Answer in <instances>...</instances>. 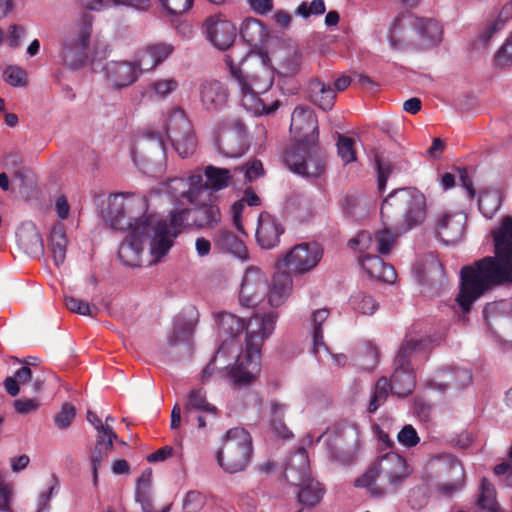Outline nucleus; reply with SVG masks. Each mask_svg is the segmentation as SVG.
I'll return each instance as SVG.
<instances>
[{"instance_id": "obj_47", "label": "nucleus", "mask_w": 512, "mask_h": 512, "mask_svg": "<svg viewBox=\"0 0 512 512\" xmlns=\"http://www.w3.org/2000/svg\"><path fill=\"white\" fill-rule=\"evenodd\" d=\"M493 62L498 68H505L512 65V33L506 39L504 45L497 51Z\"/></svg>"}, {"instance_id": "obj_20", "label": "nucleus", "mask_w": 512, "mask_h": 512, "mask_svg": "<svg viewBox=\"0 0 512 512\" xmlns=\"http://www.w3.org/2000/svg\"><path fill=\"white\" fill-rule=\"evenodd\" d=\"M465 216L462 214H443L438 220V235L446 244L458 242L464 234Z\"/></svg>"}, {"instance_id": "obj_24", "label": "nucleus", "mask_w": 512, "mask_h": 512, "mask_svg": "<svg viewBox=\"0 0 512 512\" xmlns=\"http://www.w3.org/2000/svg\"><path fill=\"white\" fill-rule=\"evenodd\" d=\"M472 377L467 369L462 368H448L439 372L436 379L430 382L434 388L445 391L448 388H463L470 384Z\"/></svg>"}, {"instance_id": "obj_3", "label": "nucleus", "mask_w": 512, "mask_h": 512, "mask_svg": "<svg viewBox=\"0 0 512 512\" xmlns=\"http://www.w3.org/2000/svg\"><path fill=\"white\" fill-rule=\"evenodd\" d=\"M277 314L274 312L263 315L255 314L247 324L243 319L231 313L218 316L219 332L233 341L244 330L246 331L245 353L238 357L236 364L229 371V377L235 387L251 384L260 370V352L266 338L275 329Z\"/></svg>"}, {"instance_id": "obj_26", "label": "nucleus", "mask_w": 512, "mask_h": 512, "mask_svg": "<svg viewBox=\"0 0 512 512\" xmlns=\"http://www.w3.org/2000/svg\"><path fill=\"white\" fill-rule=\"evenodd\" d=\"M293 281L288 272H276L273 275L270 288H267L268 303L272 307H279L289 296Z\"/></svg>"}, {"instance_id": "obj_44", "label": "nucleus", "mask_w": 512, "mask_h": 512, "mask_svg": "<svg viewBox=\"0 0 512 512\" xmlns=\"http://www.w3.org/2000/svg\"><path fill=\"white\" fill-rule=\"evenodd\" d=\"M167 192L175 199L186 198L190 202L191 191L185 178L175 177L167 182Z\"/></svg>"}, {"instance_id": "obj_58", "label": "nucleus", "mask_w": 512, "mask_h": 512, "mask_svg": "<svg viewBox=\"0 0 512 512\" xmlns=\"http://www.w3.org/2000/svg\"><path fill=\"white\" fill-rule=\"evenodd\" d=\"M376 167L378 189L380 192H383L386 188L387 180L392 173V166L390 165V163H385L379 157H377Z\"/></svg>"}, {"instance_id": "obj_10", "label": "nucleus", "mask_w": 512, "mask_h": 512, "mask_svg": "<svg viewBox=\"0 0 512 512\" xmlns=\"http://www.w3.org/2000/svg\"><path fill=\"white\" fill-rule=\"evenodd\" d=\"M151 236V263L158 262L167 254L176 238L186 225H191V211L188 208L172 211L169 222L156 215L142 218Z\"/></svg>"}, {"instance_id": "obj_57", "label": "nucleus", "mask_w": 512, "mask_h": 512, "mask_svg": "<svg viewBox=\"0 0 512 512\" xmlns=\"http://www.w3.org/2000/svg\"><path fill=\"white\" fill-rule=\"evenodd\" d=\"M372 244V236L368 231L359 232L354 238L349 240L348 245L352 249L364 253Z\"/></svg>"}, {"instance_id": "obj_38", "label": "nucleus", "mask_w": 512, "mask_h": 512, "mask_svg": "<svg viewBox=\"0 0 512 512\" xmlns=\"http://www.w3.org/2000/svg\"><path fill=\"white\" fill-rule=\"evenodd\" d=\"M350 305L358 313L372 315L378 309V302L365 292L359 291L350 297Z\"/></svg>"}, {"instance_id": "obj_60", "label": "nucleus", "mask_w": 512, "mask_h": 512, "mask_svg": "<svg viewBox=\"0 0 512 512\" xmlns=\"http://www.w3.org/2000/svg\"><path fill=\"white\" fill-rule=\"evenodd\" d=\"M15 411L22 415H27L39 408L37 399H18L14 401Z\"/></svg>"}, {"instance_id": "obj_54", "label": "nucleus", "mask_w": 512, "mask_h": 512, "mask_svg": "<svg viewBox=\"0 0 512 512\" xmlns=\"http://www.w3.org/2000/svg\"><path fill=\"white\" fill-rule=\"evenodd\" d=\"M186 180L189 183V190L191 191L190 203H195L199 194L203 190L208 189L206 181H203V176L201 174L190 175Z\"/></svg>"}, {"instance_id": "obj_40", "label": "nucleus", "mask_w": 512, "mask_h": 512, "mask_svg": "<svg viewBox=\"0 0 512 512\" xmlns=\"http://www.w3.org/2000/svg\"><path fill=\"white\" fill-rule=\"evenodd\" d=\"M478 505L489 511H494L497 506L495 488L486 478L481 480Z\"/></svg>"}, {"instance_id": "obj_37", "label": "nucleus", "mask_w": 512, "mask_h": 512, "mask_svg": "<svg viewBox=\"0 0 512 512\" xmlns=\"http://www.w3.org/2000/svg\"><path fill=\"white\" fill-rule=\"evenodd\" d=\"M512 18V0L507 2L501 9L498 18L487 28H485L481 34L480 39L484 43H488L493 35L502 30L505 23Z\"/></svg>"}, {"instance_id": "obj_6", "label": "nucleus", "mask_w": 512, "mask_h": 512, "mask_svg": "<svg viewBox=\"0 0 512 512\" xmlns=\"http://www.w3.org/2000/svg\"><path fill=\"white\" fill-rule=\"evenodd\" d=\"M104 219L114 230L129 229V234L122 241L118 249V258L128 267H140L143 245L149 241L151 246V232L146 229L143 219L133 222L125 214V204L121 195H114L109 199V205L104 212Z\"/></svg>"}, {"instance_id": "obj_42", "label": "nucleus", "mask_w": 512, "mask_h": 512, "mask_svg": "<svg viewBox=\"0 0 512 512\" xmlns=\"http://www.w3.org/2000/svg\"><path fill=\"white\" fill-rule=\"evenodd\" d=\"M113 448H104L102 444L98 447H94L91 452V466H92V478L93 485L97 487L98 485V470L102 463L106 462L109 454L112 452Z\"/></svg>"}, {"instance_id": "obj_5", "label": "nucleus", "mask_w": 512, "mask_h": 512, "mask_svg": "<svg viewBox=\"0 0 512 512\" xmlns=\"http://www.w3.org/2000/svg\"><path fill=\"white\" fill-rule=\"evenodd\" d=\"M290 131L296 142L285 152L288 168L305 177H318L325 171V154L319 145L318 120L313 109L297 106L291 115Z\"/></svg>"}, {"instance_id": "obj_12", "label": "nucleus", "mask_w": 512, "mask_h": 512, "mask_svg": "<svg viewBox=\"0 0 512 512\" xmlns=\"http://www.w3.org/2000/svg\"><path fill=\"white\" fill-rule=\"evenodd\" d=\"M284 477L292 485L300 486L299 502L307 506H315L324 495L321 483L310 477V463L305 448H299L286 464Z\"/></svg>"}, {"instance_id": "obj_19", "label": "nucleus", "mask_w": 512, "mask_h": 512, "mask_svg": "<svg viewBox=\"0 0 512 512\" xmlns=\"http://www.w3.org/2000/svg\"><path fill=\"white\" fill-rule=\"evenodd\" d=\"M285 229L280 220L268 212H262L258 218L256 241L263 249H272L280 242Z\"/></svg>"}, {"instance_id": "obj_35", "label": "nucleus", "mask_w": 512, "mask_h": 512, "mask_svg": "<svg viewBox=\"0 0 512 512\" xmlns=\"http://www.w3.org/2000/svg\"><path fill=\"white\" fill-rule=\"evenodd\" d=\"M329 317V310L326 308L315 310L312 313V322H313V353L315 355L319 354L321 349L324 351H328L327 346L324 343L323 337V329L322 324Z\"/></svg>"}, {"instance_id": "obj_36", "label": "nucleus", "mask_w": 512, "mask_h": 512, "mask_svg": "<svg viewBox=\"0 0 512 512\" xmlns=\"http://www.w3.org/2000/svg\"><path fill=\"white\" fill-rule=\"evenodd\" d=\"M204 175L206 177L207 187L215 191L226 188L232 179L229 169L218 168L213 165H208L205 168Z\"/></svg>"}, {"instance_id": "obj_13", "label": "nucleus", "mask_w": 512, "mask_h": 512, "mask_svg": "<svg viewBox=\"0 0 512 512\" xmlns=\"http://www.w3.org/2000/svg\"><path fill=\"white\" fill-rule=\"evenodd\" d=\"M164 129L179 156L186 158L194 153L197 141L183 109H171L165 120Z\"/></svg>"}, {"instance_id": "obj_14", "label": "nucleus", "mask_w": 512, "mask_h": 512, "mask_svg": "<svg viewBox=\"0 0 512 512\" xmlns=\"http://www.w3.org/2000/svg\"><path fill=\"white\" fill-rule=\"evenodd\" d=\"M92 21L91 15L84 14L78 31L70 33L63 44V60L72 69H78L83 66L88 59Z\"/></svg>"}, {"instance_id": "obj_29", "label": "nucleus", "mask_w": 512, "mask_h": 512, "mask_svg": "<svg viewBox=\"0 0 512 512\" xmlns=\"http://www.w3.org/2000/svg\"><path fill=\"white\" fill-rule=\"evenodd\" d=\"M184 411L186 421H189V414L193 411L207 413L211 415L213 419H215L218 414V409L207 401L206 392L202 388L192 389L189 392Z\"/></svg>"}, {"instance_id": "obj_33", "label": "nucleus", "mask_w": 512, "mask_h": 512, "mask_svg": "<svg viewBox=\"0 0 512 512\" xmlns=\"http://www.w3.org/2000/svg\"><path fill=\"white\" fill-rule=\"evenodd\" d=\"M195 325L196 320L194 319L186 320L177 318L174 323L172 333L168 337L169 346L175 347L180 343L189 345L195 330Z\"/></svg>"}, {"instance_id": "obj_31", "label": "nucleus", "mask_w": 512, "mask_h": 512, "mask_svg": "<svg viewBox=\"0 0 512 512\" xmlns=\"http://www.w3.org/2000/svg\"><path fill=\"white\" fill-rule=\"evenodd\" d=\"M216 146L222 155L230 158L240 157L245 151L241 137L232 131L221 132L216 139Z\"/></svg>"}, {"instance_id": "obj_51", "label": "nucleus", "mask_w": 512, "mask_h": 512, "mask_svg": "<svg viewBox=\"0 0 512 512\" xmlns=\"http://www.w3.org/2000/svg\"><path fill=\"white\" fill-rule=\"evenodd\" d=\"M76 415L75 407L70 403L62 405L60 412L55 416V424L59 429L68 428Z\"/></svg>"}, {"instance_id": "obj_62", "label": "nucleus", "mask_w": 512, "mask_h": 512, "mask_svg": "<svg viewBox=\"0 0 512 512\" xmlns=\"http://www.w3.org/2000/svg\"><path fill=\"white\" fill-rule=\"evenodd\" d=\"M135 500L141 505L143 512H153V505L150 498L149 491L144 488H136Z\"/></svg>"}, {"instance_id": "obj_22", "label": "nucleus", "mask_w": 512, "mask_h": 512, "mask_svg": "<svg viewBox=\"0 0 512 512\" xmlns=\"http://www.w3.org/2000/svg\"><path fill=\"white\" fill-rule=\"evenodd\" d=\"M215 249L229 253L240 260L248 259V250L243 240L227 229H220L214 237Z\"/></svg>"}, {"instance_id": "obj_27", "label": "nucleus", "mask_w": 512, "mask_h": 512, "mask_svg": "<svg viewBox=\"0 0 512 512\" xmlns=\"http://www.w3.org/2000/svg\"><path fill=\"white\" fill-rule=\"evenodd\" d=\"M240 34L243 40L249 45V49L245 52L250 53L252 48L263 45L268 38V30L264 24L256 18H247L240 27Z\"/></svg>"}, {"instance_id": "obj_48", "label": "nucleus", "mask_w": 512, "mask_h": 512, "mask_svg": "<svg viewBox=\"0 0 512 512\" xmlns=\"http://www.w3.org/2000/svg\"><path fill=\"white\" fill-rule=\"evenodd\" d=\"M170 15H182L192 8L194 0H158Z\"/></svg>"}, {"instance_id": "obj_21", "label": "nucleus", "mask_w": 512, "mask_h": 512, "mask_svg": "<svg viewBox=\"0 0 512 512\" xmlns=\"http://www.w3.org/2000/svg\"><path fill=\"white\" fill-rule=\"evenodd\" d=\"M19 248L30 257H40L44 253L43 239L36 226L27 224L21 226L17 233Z\"/></svg>"}, {"instance_id": "obj_23", "label": "nucleus", "mask_w": 512, "mask_h": 512, "mask_svg": "<svg viewBox=\"0 0 512 512\" xmlns=\"http://www.w3.org/2000/svg\"><path fill=\"white\" fill-rule=\"evenodd\" d=\"M360 263L366 273L379 281L393 283L397 273L394 267L385 263L378 255L366 254L360 257Z\"/></svg>"}, {"instance_id": "obj_25", "label": "nucleus", "mask_w": 512, "mask_h": 512, "mask_svg": "<svg viewBox=\"0 0 512 512\" xmlns=\"http://www.w3.org/2000/svg\"><path fill=\"white\" fill-rule=\"evenodd\" d=\"M307 95L311 103L324 111L332 109L336 100L335 90L330 84L322 82L319 79L309 81Z\"/></svg>"}, {"instance_id": "obj_28", "label": "nucleus", "mask_w": 512, "mask_h": 512, "mask_svg": "<svg viewBox=\"0 0 512 512\" xmlns=\"http://www.w3.org/2000/svg\"><path fill=\"white\" fill-rule=\"evenodd\" d=\"M191 225L200 229L213 228L221 221V212L213 203H203L190 209Z\"/></svg>"}, {"instance_id": "obj_17", "label": "nucleus", "mask_w": 512, "mask_h": 512, "mask_svg": "<svg viewBox=\"0 0 512 512\" xmlns=\"http://www.w3.org/2000/svg\"><path fill=\"white\" fill-rule=\"evenodd\" d=\"M443 463V472L445 473L446 480L438 485L437 491L443 496L450 498L456 493L460 492L465 486V470L455 456L446 454L440 458Z\"/></svg>"}, {"instance_id": "obj_15", "label": "nucleus", "mask_w": 512, "mask_h": 512, "mask_svg": "<svg viewBox=\"0 0 512 512\" xmlns=\"http://www.w3.org/2000/svg\"><path fill=\"white\" fill-rule=\"evenodd\" d=\"M323 256V250L317 242H303L294 246L284 258L285 266L299 274L314 269Z\"/></svg>"}, {"instance_id": "obj_8", "label": "nucleus", "mask_w": 512, "mask_h": 512, "mask_svg": "<svg viewBox=\"0 0 512 512\" xmlns=\"http://www.w3.org/2000/svg\"><path fill=\"white\" fill-rule=\"evenodd\" d=\"M409 475L406 460L399 454L387 452L355 480L356 487L367 488L373 497H381L397 488Z\"/></svg>"}, {"instance_id": "obj_52", "label": "nucleus", "mask_w": 512, "mask_h": 512, "mask_svg": "<svg viewBox=\"0 0 512 512\" xmlns=\"http://www.w3.org/2000/svg\"><path fill=\"white\" fill-rule=\"evenodd\" d=\"M96 431L95 447L102 444L104 448H114L113 442L114 440H118V436L111 425H104L103 429H98Z\"/></svg>"}, {"instance_id": "obj_41", "label": "nucleus", "mask_w": 512, "mask_h": 512, "mask_svg": "<svg viewBox=\"0 0 512 512\" xmlns=\"http://www.w3.org/2000/svg\"><path fill=\"white\" fill-rule=\"evenodd\" d=\"M355 141L347 136L338 135L337 152L344 165L356 160Z\"/></svg>"}, {"instance_id": "obj_30", "label": "nucleus", "mask_w": 512, "mask_h": 512, "mask_svg": "<svg viewBox=\"0 0 512 512\" xmlns=\"http://www.w3.org/2000/svg\"><path fill=\"white\" fill-rule=\"evenodd\" d=\"M48 246L52 253L55 265L60 266L66 259L67 238L63 224L55 225L48 239Z\"/></svg>"}, {"instance_id": "obj_63", "label": "nucleus", "mask_w": 512, "mask_h": 512, "mask_svg": "<svg viewBox=\"0 0 512 512\" xmlns=\"http://www.w3.org/2000/svg\"><path fill=\"white\" fill-rule=\"evenodd\" d=\"M25 33V28L22 26H18L16 24H12L8 29L7 41L10 47L16 48L20 44V39Z\"/></svg>"}, {"instance_id": "obj_11", "label": "nucleus", "mask_w": 512, "mask_h": 512, "mask_svg": "<svg viewBox=\"0 0 512 512\" xmlns=\"http://www.w3.org/2000/svg\"><path fill=\"white\" fill-rule=\"evenodd\" d=\"M253 453L252 437L244 428H231L226 432L216 454L219 466L227 473L244 471Z\"/></svg>"}, {"instance_id": "obj_49", "label": "nucleus", "mask_w": 512, "mask_h": 512, "mask_svg": "<svg viewBox=\"0 0 512 512\" xmlns=\"http://www.w3.org/2000/svg\"><path fill=\"white\" fill-rule=\"evenodd\" d=\"M205 503L203 494L199 491H189L183 500L184 512H198L202 509Z\"/></svg>"}, {"instance_id": "obj_18", "label": "nucleus", "mask_w": 512, "mask_h": 512, "mask_svg": "<svg viewBox=\"0 0 512 512\" xmlns=\"http://www.w3.org/2000/svg\"><path fill=\"white\" fill-rule=\"evenodd\" d=\"M229 95L228 87L219 80H206L199 86L200 103L207 112H219L226 108Z\"/></svg>"}, {"instance_id": "obj_43", "label": "nucleus", "mask_w": 512, "mask_h": 512, "mask_svg": "<svg viewBox=\"0 0 512 512\" xmlns=\"http://www.w3.org/2000/svg\"><path fill=\"white\" fill-rule=\"evenodd\" d=\"M4 80L13 87H26L28 84L26 71L17 65H9L3 72Z\"/></svg>"}, {"instance_id": "obj_1", "label": "nucleus", "mask_w": 512, "mask_h": 512, "mask_svg": "<svg viewBox=\"0 0 512 512\" xmlns=\"http://www.w3.org/2000/svg\"><path fill=\"white\" fill-rule=\"evenodd\" d=\"M205 33L209 41L220 50H227L224 61L229 68L231 79L236 83L242 105L246 110L256 115H271L280 105L279 100L267 104L259 95L267 92L274 83L273 72L263 63L257 68L247 72L244 65L248 52H242L238 46L233 45L237 29L235 25L222 14L209 16L204 23Z\"/></svg>"}, {"instance_id": "obj_32", "label": "nucleus", "mask_w": 512, "mask_h": 512, "mask_svg": "<svg viewBox=\"0 0 512 512\" xmlns=\"http://www.w3.org/2000/svg\"><path fill=\"white\" fill-rule=\"evenodd\" d=\"M245 205L251 207L261 205V199L251 187L246 188L243 197L240 200L234 202L231 206L233 225L239 232L243 234H245V232L242 225V213Z\"/></svg>"}, {"instance_id": "obj_2", "label": "nucleus", "mask_w": 512, "mask_h": 512, "mask_svg": "<svg viewBox=\"0 0 512 512\" xmlns=\"http://www.w3.org/2000/svg\"><path fill=\"white\" fill-rule=\"evenodd\" d=\"M495 257L486 256L460 270V289L456 301L464 313L487 291L512 281V217L502 219L500 227L491 231Z\"/></svg>"}, {"instance_id": "obj_61", "label": "nucleus", "mask_w": 512, "mask_h": 512, "mask_svg": "<svg viewBox=\"0 0 512 512\" xmlns=\"http://www.w3.org/2000/svg\"><path fill=\"white\" fill-rule=\"evenodd\" d=\"M51 480L53 482V485L49 487L47 492H44L40 495L36 512H49V501L52 493L54 492L55 487L58 484V480L55 475H52Z\"/></svg>"}, {"instance_id": "obj_46", "label": "nucleus", "mask_w": 512, "mask_h": 512, "mask_svg": "<svg viewBox=\"0 0 512 512\" xmlns=\"http://www.w3.org/2000/svg\"><path fill=\"white\" fill-rule=\"evenodd\" d=\"M64 302L68 310L83 316H93V311L97 310V307H91L88 302L72 296H66Z\"/></svg>"}, {"instance_id": "obj_45", "label": "nucleus", "mask_w": 512, "mask_h": 512, "mask_svg": "<svg viewBox=\"0 0 512 512\" xmlns=\"http://www.w3.org/2000/svg\"><path fill=\"white\" fill-rule=\"evenodd\" d=\"M13 485L5 480V475L0 471V512H12Z\"/></svg>"}, {"instance_id": "obj_4", "label": "nucleus", "mask_w": 512, "mask_h": 512, "mask_svg": "<svg viewBox=\"0 0 512 512\" xmlns=\"http://www.w3.org/2000/svg\"><path fill=\"white\" fill-rule=\"evenodd\" d=\"M385 228L375 233L377 251L389 254L396 238L421 224L426 217L425 196L413 188L391 192L382 202L380 209Z\"/></svg>"}, {"instance_id": "obj_56", "label": "nucleus", "mask_w": 512, "mask_h": 512, "mask_svg": "<svg viewBox=\"0 0 512 512\" xmlns=\"http://www.w3.org/2000/svg\"><path fill=\"white\" fill-rule=\"evenodd\" d=\"M241 169L244 171L245 180L247 182H253L260 176L264 175L263 164L258 159L247 162Z\"/></svg>"}, {"instance_id": "obj_34", "label": "nucleus", "mask_w": 512, "mask_h": 512, "mask_svg": "<svg viewBox=\"0 0 512 512\" xmlns=\"http://www.w3.org/2000/svg\"><path fill=\"white\" fill-rule=\"evenodd\" d=\"M81 4L89 10H101L112 6H130L140 11H147L151 0H80Z\"/></svg>"}, {"instance_id": "obj_39", "label": "nucleus", "mask_w": 512, "mask_h": 512, "mask_svg": "<svg viewBox=\"0 0 512 512\" xmlns=\"http://www.w3.org/2000/svg\"><path fill=\"white\" fill-rule=\"evenodd\" d=\"M389 392H391L389 379L387 377H381L375 384L374 391L369 402L368 412H376V410L387 400Z\"/></svg>"}, {"instance_id": "obj_53", "label": "nucleus", "mask_w": 512, "mask_h": 512, "mask_svg": "<svg viewBox=\"0 0 512 512\" xmlns=\"http://www.w3.org/2000/svg\"><path fill=\"white\" fill-rule=\"evenodd\" d=\"M397 440L406 447H414L419 443L420 438L416 429L412 425L407 424L399 431Z\"/></svg>"}, {"instance_id": "obj_59", "label": "nucleus", "mask_w": 512, "mask_h": 512, "mask_svg": "<svg viewBox=\"0 0 512 512\" xmlns=\"http://www.w3.org/2000/svg\"><path fill=\"white\" fill-rule=\"evenodd\" d=\"M283 73L286 76L296 75L300 71L301 67V56L299 53L294 52L289 55L281 64Z\"/></svg>"}, {"instance_id": "obj_9", "label": "nucleus", "mask_w": 512, "mask_h": 512, "mask_svg": "<svg viewBox=\"0 0 512 512\" xmlns=\"http://www.w3.org/2000/svg\"><path fill=\"white\" fill-rule=\"evenodd\" d=\"M429 343L424 339H405L393 361V373L389 380L391 393L405 398L410 395L416 385L412 361L420 354H425Z\"/></svg>"}, {"instance_id": "obj_7", "label": "nucleus", "mask_w": 512, "mask_h": 512, "mask_svg": "<svg viewBox=\"0 0 512 512\" xmlns=\"http://www.w3.org/2000/svg\"><path fill=\"white\" fill-rule=\"evenodd\" d=\"M174 47L167 43L147 46L135 61H109L103 67L106 79L113 88L122 89L135 83L141 72L150 71L173 52Z\"/></svg>"}, {"instance_id": "obj_16", "label": "nucleus", "mask_w": 512, "mask_h": 512, "mask_svg": "<svg viewBox=\"0 0 512 512\" xmlns=\"http://www.w3.org/2000/svg\"><path fill=\"white\" fill-rule=\"evenodd\" d=\"M268 280L258 268H248L243 276L239 292L241 306L252 308L257 306L266 296Z\"/></svg>"}, {"instance_id": "obj_64", "label": "nucleus", "mask_w": 512, "mask_h": 512, "mask_svg": "<svg viewBox=\"0 0 512 512\" xmlns=\"http://www.w3.org/2000/svg\"><path fill=\"white\" fill-rule=\"evenodd\" d=\"M250 8L259 15H266L273 10V0H248Z\"/></svg>"}, {"instance_id": "obj_50", "label": "nucleus", "mask_w": 512, "mask_h": 512, "mask_svg": "<svg viewBox=\"0 0 512 512\" xmlns=\"http://www.w3.org/2000/svg\"><path fill=\"white\" fill-rule=\"evenodd\" d=\"M478 205L486 217H492L494 212L499 209L500 203L495 194L482 193L479 197Z\"/></svg>"}, {"instance_id": "obj_55", "label": "nucleus", "mask_w": 512, "mask_h": 512, "mask_svg": "<svg viewBox=\"0 0 512 512\" xmlns=\"http://www.w3.org/2000/svg\"><path fill=\"white\" fill-rule=\"evenodd\" d=\"M151 89L160 97H165L174 92L178 82L174 79H160L150 85Z\"/></svg>"}]
</instances>
